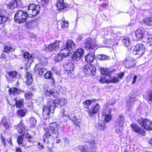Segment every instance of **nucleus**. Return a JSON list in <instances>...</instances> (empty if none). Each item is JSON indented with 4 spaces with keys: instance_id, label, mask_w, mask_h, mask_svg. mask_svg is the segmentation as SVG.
<instances>
[{
    "instance_id": "nucleus-1",
    "label": "nucleus",
    "mask_w": 152,
    "mask_h": 152,
    "mask_svg": "<svg viewBox=\"0 0 152 152\" xmlns=\"http://www.w3.org/2000/svg\"><path fill=\"white\" fill-rule=\"evenodd\" d=\"M49 127H50L52 133L55 135L56 136L59 134L58 127L57 124L56 123L50 124L49 126H45L44 127V129L45 133L43 137V141L44 142H48V140L51 136Z\"/></svg>"
},
{
    "instance_id": "nucleus-2",
    "label": "nucleus",
    "mask_w": 152,
    "mask_h": 152,
    "mask_svg": "<svg viewBox=\"0 0 152 152\" xmlns=\"http://www.w3.org/2000/svg\"><path fill=\"white\" fill-rule=\"evenodd\" d=\"M28 17H29V15L27 12L19 10L15 15L14 19L16 23H20L25 22Z\"/></svg>"
},
{
    "instance_id": "nucleus-3",
    "label": "nucleus",
    "mask_w": 152,
    "mask_h": 152,
    "mask_svg": "<svg viewBox=\"0 0 152 152\" xmlns=\"http://www.w3.org/2000/svg\"><path fill=\"white\" fill-rule=\"evenodd\" d=\"M40 7L39 5L30 4L28 7L27 12L29 17H35L38 15L40 11Z\"/></svg>"
},
{
    "instance_id": "nucleus-4",
    "label": "nucleus",
    "mask_w": 152,
    "mask_h": 152,
    "mask_svg": "<svg viewBox=\"0 0 152 152\" xmlns=\"http://www.w3.org/2000/svg\"><path fill=\"white\" fill-rule=\"evenodd\" d=\"M145 50V46L141 44H138L134 47L133 51V54L137 55L138 57H140L144 53Z\"/></svg>"
},
{
    "instance_id": "nucleus-5",
    "label": "nucleus",
    "mask_w": 152,
    "mask_h": 152,
    "mask_svg": "<svg viewBox=\"0 0 152 152\" xmlns=\"http://www.w3.org/2000/svg\"><path fill=\"white\" fill-rule=\"evenodd\" d=\"M140 125L145 129L148 130H152V121L146 119L141 118L138 121Z\"/></svg>"
},
{
    "instance_id": "nucleus-6",
    "label": "nucleus",
    "mask_w": 152,
    "mask_h": 152,
    "mask_svg": "<svg viewBox=\"0 0 152 152\" xmlns=\"http://www.w3.org/2000/svg\"><path fill=\"white\" fill-rule=\"evenodd\" d=\"M96 70L95 67L90 64L85 65L84 67V72L86 74L90 75H94Z\"/></svg>"
},
{
    "instance_id": "nucleus-7",
    "label": "nucleus",
    "mask_w": 152,
    "mask_h": 152,
    "mask_svg": "<svg viewBox=\"0 0 152 152\" xmlns=\"http://www.w3.org/2000/svg\"><path fill=\"white\" fill-rule=\"evenodd\" d=\"M84 43L85 48L88 49H94L96 45L95 41L90 38L85 39Z\"/></svg>"
},
{
    "instance_id": "nucleus-8",
    "label": "nucleus",
    "mask_w": 152,
    "mask_h": 152,
    "mask_svg": "<svg viewBox=\"0 0 152 152\" xmlns=\"http://www.w3.org/2000/svg\"><path fill=\"white\" fill-rule=\"evenodd\" d=\"M9 8L11 10L22 6V1L21 0H14L11 1L7 4Z\"/></svg>"
},
{
    "instance_id": "nucleus-9",
    "label": "nucleus",
    "mask_w": 152,
    "mask_h": 152,
    "mask_svg": "<svg viewBox=\"0 0 152 152\" xmlns=\"http://www.w3.org/2000/svg\"><path fill=\"white\" fill-rule=\"evenodd\" d=\"M84 50L82 48L77 49L73 55V58L76 60L80 59L84 55Z\"/></svg>"
},
{
    "instance_id": "nucleus-10",
    "label": "nucleus",
    "mask_w": 152,
    "mask_h": 152,
    "mask_svg": "<svg viewBox=\"0 0 152 152\" xmlns=\"http://www.w3.org/2000/svg\"><path fill=\"white\" fill-rule=\"evenodd\" d=\"M115 109H109L108 111V113L106 114L103 113V115L105 116V120L106 122H109L111 120L112 118V113L115 111Z\"/></svg>"
},
{
    "instance_id": "nucleus-11",
    "label": "nucleus",
    "mask_w": 152,
    "mask_h": 152,
    "mask_svg": "<svg viewBox=\"0 0 152 152\" xmlns=\"http://www.w3.org/2000/svg\"><path fill=\"white\" fill-rule=\"evenodd\" d=\"M131 126L132 129L135 132L138 133L139 134H143L145 133L144 130L137 125L133 124L131 125Z\"/></svg>"
},
{
    "instance_id": "nucleus-12",
    "label": "nucleus",
    "mask_w": 152,
    "mask_h": 152,
    "mask_svg": "<svg viewBox=\"0 0 152 152\" xmlns=\"http://www.w3.org/2000/svg\"><path fill=\"white\" fill-rule=\"evenodd\" d=\"M100 108V106L98 104H97L96 105L93 107L92 110H87V111L88 112V115L90 116L91 117L92 116L94 115L95 114L99 111Z\"/></svg>"
},
{
    "instance_id": "nucleus-13",
    "label": "nucleus",
    "mask_w": 152,
    "mask_h": 152,
    "mask_svg": "<svg viewBox=\"0 0 152 152\" xmlns=\"http://www.w3.org/2000/svg\"><path fill=\"white\" fill-rule=\"evenodd\" d=\"M56 6L59 10L66 8L67 7V4L64 2V0H57Z\"/></svg>"
},
{
    "instance_id": "nucleus-14",
    "label": "nucleus",
    "mask_w": 152,
    "mask_h": 152,
    "mask_svg": "<svg viewBox=\"0 0 152 152\" xmlns=\"http://www.w3.org/2000/svg\"><path fill=\"white\" fill-rule=\"evenodd\" d=\"M85 61L88 63H90L93 61L95 58L94 53L89 52L88 54L85 56Z\"/></svg>"
},
{
    "instance_id": "nucleus-15",
    "label": "nucleus",
    "mask_w": 152,
    "mask_h": 152,
    "mask_svg": "<svg viewBox=\"0 0 152 152\" xmlns=\"http://www.w3.org/2000/svg\"><path fill=\"white\" fill-rule=\"evenodd\" d=\"M6 11L4 10L0 11V24H2L7 20Z\"/></svg>"
},
{
    "instance_id": "nucleus-16",
    "label": "nucleus",
    "mask_w": 152,
    "mask_h": 152,
    "mask_svg": "<svg viewBox=\"0 0 152 152\" xmlns=\"http://www.w3.org/2000/svg\"><path fill=\"white\" fill-rule=\"evenodd\" d=\"M34 69L36 73L40 75L43 74L45 70V69L43 68V66H41L40 64H37Z\"/></svg>"
},
{
    "instance_id": "nucleus-17",
    "label": "nucleus",
    "mask_w": 152,
    "mask_h": 152,
    "mask_svg": "<svg viewBox=\"0 0 152 152\" xmlns=\"http://www.w3.org/2000/svg\"><path fill=\"white\" fill-rule=\"evenodd\" d=\"M25 77L26 78V83L27 85H31L33 80L32 74L29 72H27L25 74Z\"/></svg>"
},
{
    "instance_id": "nucleus-18",
    "label": "nucleus",
    "mask_w": 152,
    "mask_h": 152,
    "mask_svg": "<svg viewBox=\"0 0 152 152\" xmlns=\"http://www.w3.org/2000/svg\"><path fill=\"white\" fill-rule=\"evenodd\" d=\"M50 112V109L48 106H45L43 108L42 115L43 118L46 119L49 117V114Z\"/></svg>"
},
{
    "instance_id": "nucleus-19",
    "label": "nucleus",
    "mask_w": 152,
    "mask_h": 152,
    "mask_svg": "<svg viewBox=\"0 0 152 152\" xmlns=\"http://www.w3.org/2000/svg\"><path fill=\"white\" fill-rule=\"evenodd\" d=\"M74 67L73 63L69 62L66 65L65 69L67 73H72L74 70Z\"/></svg>"
},
{
    "instance_id": "nucleus-20",
    "label": "nucleus",
    "mask_w": 152,
    "mask_h": 152,
    "mask_svg": "<svg viewBox=\"0 0 152 152\" xmlns=\"http://www.w3.org/2000/svg\"><path fill=\"white\" fill-rule=\"evenodd\" d=\"M144 31L140 28L138 29L135 32V36L138 39H142L144 34Z\"/></svg>"
},
{
    "instance_id": "nucleus-21",
    "label": "nucleus",
    "mask_w": 152,
    "mask_h": 152,
    "mask_svg": "<svg viewBox=\"0 0 152 152\" xmlns=\"http://www.w3.org/2000/svg\"><path fill=\"white\" fill-rule=\"evenodd\" d=\"M56 103L55 102V100L50 99L48 101V106L50 109V112L53 113L55 108Z\"/></svg>"
},
{
    "instance_id": "nucleus-22",
    "label": "nucleus",
    "mask_w": 152,
    "mask_h": 152,
    "mask_svg": "<svg viewBox=\"0 0 152 152\" xmlns=\"http://www.w3.org/2000/svg\"><path fill=\"white\" fill-rule=\"evenodd\" d=\"M55 102L56 104L62 106L67 103V100L64 98H58L55 100Z\"/></svg>"
},
{
    "instance_id": "nucleus-23",
    "label": "nucleus",
    "mask_w": 152,
    "mask_h": 152,
    "mask_svg": "<svg viewBox=\"0 0 152 152\" xmlns=\"http://www.w3.org/2000/svg\"><path fill=\"white\" fill-rule=\"evenodd\" d=\"M75 46V44L74 42L71 40H69L66 41L65 47L71 51Z\"/></svg>"
},
{
    "instance_id": "nucleus-24",
    "label": "nucleus",
    "mask_w": 152,
    "mask_h": 152,
    "mask_svg": "<svg viewBox=\"0 0 152 152\" xmlns=\"http://www.w3.org/2000/svg\"><path fill=\"white\" fill-rule=\"evenodd\" d=\"M99 69L102 74L106 75L109 77H110L111 73L108 69L100 67Z\"/></svg>"
},
{
    "instance_id": "nucleus-25",
    "label": "nucleus",
    "mask_w": 152,
    "mask_h": 152,
    "mask_svg": "<svg viewBox=\"0 0 152 152\" xmlns=\"http://www.w3.org/2000/svg\"><path fill=\"white\" fill-rule=\"evenodd\" d=\"M124 123V118L123 116H119L117 119L115 125L120 126H123Z\"/></svg>"
},
{
    "instance_id": "nucleus-26",
    "label": "nucleus",
    "mask_w": 152,
    "mask_h": 152,
    "mask_svg": "<svg viewBox=\"0 0 152 152\" xmlns=\"http://www.w3.org/2000/svg\"><path fill=\"white\" fill-rule=\"evenodd\" d=\"M71 50L65 47L64 49H61L60 53L62 54L64 57L69 56L71 53Z\"/></svg>"
},
{
    "instance_id": "nucleus-27",
    "label": "nucleus",
    "mask_w": 152,
    "mask_h": 152,
    "mask_svg": "<svg viewBox=\"0 0 152 152\" xmlns=\"http://www.w3.org/2000/svg\"><path fill=\"white\" fill-rule=\"evenodd\" d=\"M115 41L114 37L110 35H108L105 39V42L106 44H113Z\"/></svg>"
},
{
    "instance_id": "nucleus-28",
    "label": "nucleus",
    "mask_w": 152,
    "mask_h": 152,
    "mask_svg": "<svg viewBox=\"0 0 152 152\" xmlns=\"http://www.w3.org/2000/svg\"><path fill=\"white\" fill-rule=\"evenodd\" d=\"M143 23L148 26H152V18L149 17L144 18L143 19Z\"/></svg>"
},
{
    "instance_id": "nucleus-29",
    "label": "nucleus",
    "mask_w": 152,
    "mask_h": 152,
    "mask_svg": "<svg viewBox=\"0 0 152 152\" xmlns=\"http://www.w3.org/2000/svg\"><path fill=\"white\" fill-rule=\"evenodd\" d=\"M14 100L15 101L16 107H20L23 106L24 101L23 99H20L18 100L17 98H15Z\"/></svg>"
},
{
    "instance_id": "nucleus-30",
    "label": "nucleus",
    "mask_w": 152,
    "mask_h": 152,
    "mask_svg": "<svg viewBox=\"0 0 152 152\" xmlns=\"http://www.w3.org/2000/svg\"><path fill=\"white\" fill-rule=\"evenodd\" d=\"M25 128V126L22 123H20L17 126L16 129L21 134L26 132Z\"/></svg>"
},
{
    "instance_id": "nucleus-31",
    "label": "nucleus",
    "mask_w": 152,
    "mask_h": 152,
    "mask_svg": "<svg viewBox=\"0 0 152 152\" xmlns=\"http://www.w3.org/2000/svg\"><path fill=\"white\" fill-rule=\"evenodd\" d=\"M39 61V62L37 64H40L41 66H45L47 64V60L45 57H42Z\"/></svg>"
},
{
    "instance_id": "nucleus-32",
    "label": "nucleus",
    "mask_w": 152,
    "mask_h": 152,
    "mask_svg": "<svg viewBox=\"0 0 152 152\" xmlns=\"http://www.w3.org/2000/svg\"><path fill=\"white\" fill-rule=\"evenodd\" d=\"M135 61L134 60L129 61L127 60L126 61L125 66L128 68H130L134 65Z\"/></svg>"
},
{
    "instance_id": "nucleus-33",
    "label": "nucleus",
    "mask_w": 152,
    "mask_h": 152,
    "mask_svg": "<svg viewBox=\"0 0 152 152\" xmlns=\"http://www.w3.org/2000/svg\"><path fill=\"white\" fill-rule=\"evenodd\" d=\"M78 148L82 152H90V150L87 145L82 146L80 145L78 146Z\"/></svg>"
},
{
    "instance_id": "nucleus-34",
    "label": "nucleus",
    "mask_w": 152,
    "mask_h": 152,
    "mask_svg": "<svg viewBox=\"0 0 152 152\" xmlns=\"http://www.w3.org/2000/svg\"><path fill=\"white\" fill-rule=\"evenodd\" d=\"M110 79H109V80H107V83H117L119 82V80L118 78L115 76H114L112 78L111 77Z\"/></svg>"
},
{
    "instance_id": "nucleus-35",
    "label": "nucleus",
    "mask_w": 152,
    "mask_h": 152,
    "mask_svg": "<svg viewBox=\"0 0 152 152\" xmlns=\"http://www.w3.org/2000/svg\"><path fill=\"white\" fill-rule=\"evenodd\" d=\"M9 91L11 94L13 93L14 96L19 94L20 93V91L15 88H10L9 89Z\"/></svg>"
},
{
    "instance_id": "nucleus-36",
    "label": "nucleus",
    "mask_w": 152,
    "mask_h": 152,
    "mask_svg": "<svg viewBox=\"0 0 152 152\" xmlns=\"http://www.w3.org/2000/svg\"><path fill=\"white\" fill-rule=\"evenodd\" d=\"M9 76L12 78H18L20 77V75L15 71H11L9 73Z\"/></svg>"
},
{
    "instance_id": "nucleus-37",
    "label": "nucleus",
    "mask_w": 152,
    "mask_h": 152,
    "mask_svg": "<svg viewBox=\"0 0 152 152\" xmlns=\"http://www.w3.org/2000/svg\"><path fill=\"white\" fill-rule=\"evenodd\" d=\"M23 138L21 136H19L18 137L17 142L19 144H22V146L25 147L27 145L26 143H25L24 142H23Z\"/></svg>"
},
{
    "instance_id": "nucleus-38",
    "label": "nucleus",
    "mask_w": 152,
    "mask_h": 152,
    "mask_svg": "<svg viewBox=\"0 0 152 152\" xmlns=\"http://www.w3.org/2000/svg\"><path fill=\"white\" fill-rule=\"evenodd\" d=\"M60 43H62V42L56 41L51 44L54 50H56L59 48L60 47Z\"/></svg>"
},
{
    "instance_id": "nucleus-39",
    "label": "nucleus",
    "mask_w": 152,
    "mask_h": 152,
    "mask_svg": "<svg viewBox=\"0 0 152 152\" xmlns=\"http://www.w3.org/2000/svg\"><path fill=\"white\" fill-rule=\"evenodd\" d=\"M64 57L62 54L60 53V52L56 54L55 55V60L56 61H60L63 60V58Z\"/></svg>"
},
{
    "instance_id": "nucleus-40",
    "label": "nucleus",
    "mask_w": 152,
    "mask_h": 152,
    "mask_svg": "<svg viewBox=\"0 0 152 152\" xmlns=\"http://www.w3.org/2000/svg\"><path fill=\"white\" fill-rule=\"evenodd\" d=\"M124 46L127 47L131 45V42L128 37H125L122 40Z\"/></svg>"
},
{
    "instance_id": "nucleus-41",
    "label": "nucleus",
    "mask_w": 152,
    "mask_h": 152,
    "mask_svg": "<svg viewBox=\"0 0 152 152\" xmlns=\"http://www.w3.org/2000/svg\"><path fill=\"white\" fill-rule=\"evenodd\" d=\"M71 121L75 124L78 126H80V119H76V117L73 115Z\"/></svg>"
},
{
    "instance_id": "nucleus-42",
    "label": "nucleus",
    "mask_w": 152,
    "mask_h": 152,
    "mask_svg": "<svg viewBox=\"0 0 152 152\" xmlns=\"http://www.w3.org/2000/svg\"><path fill=\"white\" fill-rule=\"evenodd\" d=\"M97 57L99 59L101 60H109L110 59L109 56L102 54L98 55Z\"/></svg>"
},
{
    "instance_id": "nucleus-43",
    "label": "nucleus",
    "mask_w": 152,
    "mask_h": 152,
    "mask_svg": "<svg viewBox=\"0 0 152 152\" xmlns=\"http://www.w3.org/2000/svg\"><path fill=\"white\" fill-rule=\"evenodd\" d=\"M115 127L116 128L115 131L117 133L120 134L122 133L123 130V126H117L115 125Z\"/></svg>"
},
{
    "instance_id": "nucleus-44",
    "label": "nucleus",
    "mask_w": 152,
    "mask_h": 152,
    "mask_svg": "<svg viewBox=\"0 0 152 152\" xmlns=\"http://www.w3.org/2000/svg\"><path fill=\"white\" fill-rule=\"evenodd\" d=\"M107 80H109L108 79H107L105 76H102L100 78L99 80V81L100 83L103 84L108 83L107 82Z\"/></svg>"
},
{
    "instance_id": "nucleus-45",
    "label": "nucleus",
    "mask_w": 152,
    "mask_h": 152,
    "mask_svg": "<svg viewBox=\"0 0 152 152\" xmlns=\"http://www.w3.org/2000/svg\"><path fill=\"white\" fill-rule=\"evenodd\" d=\"M146 42L148 43H149L151 46L152 45V35H148L147 37L145 38Z\"/></svg>"
},
{
    "instance_id": "nucleus-46",
    "label": "nucleus",
    "mask_w": 152,
    "mask_h": 152,
    "mask_svg": "<svg viewBox=\"0 0 152 152\" xmlns=\"http://www.w3.org/2000/svg\"><path fill=\"white\" fill-rule=\"evenodd\" d=\"M35 22L34 21H30L26 23L27 27L29 28H34V26Z\"/></svg>"
},
{
    "instance_id": "nucleus-47",
    "label": "nucleus",
    "mask_w": 152,
    "mask_h": 152,
    "mask_svg": "<svg viewBox=\"0 0 152 152\" xmlns=\"http://www.w3.org/2000/svg\"><path fill=\"white\" fill-rule=\"evenodd\" d=\"M61 26L62 28H67L69 26V23L68 21L64 19H62L61 22Z\"/></svg>"
},
{
    "instance_id": "nucleus-48",
    "label": "nucleus",
    "mask_w": 152,
    "mask_h": 152,
    "mask_svg": "<svg viewBox=\"0 0 152 152\" xmlns=\"http://www.w3.org/2000/svg\"><path fill=\"white\" fill-rule=\"evenodd\" d=\"M30 124L31 126H35L36 124V120L34 118H31L30 119Z\"/></svg>"
},
{
    "instance_id": "nucleus-49",
    "label": "nucleus",
    "mask_w": 152,
    "mask_h": 152,
    "mask_svg": "<svg viewBox=\"0 0 152 152\" xmlns=\"http://www.w3.org/2000/svg\"><path fill=\"white\" fill-rule=\"evenodd\" d=\"M13 50V48L10 46H5L4 49V51L6 53H8Z\"/></svg>"
},
{
    "instance_id": "nucleus-50",
    "label": "nucleus",
    "mask_w": 152,
    "mask_h": 152,
    "mask_svg": "<svg viewBox=\"0 0 152 152\" xmlns=\"http://www.w3.org/2000/svg\"><path fill=\"white\" fill-rule=\"evenodd\" d=\"M53 89L49 90H46L44 92V95L45 96H50L51 95Z\"/></svg>"
},
{
    "instance_id": "nucleus-51",
    "label": "nucleus",
    "mask_w": 152,
    "mask_h": 152,
    "mask_svg": "<svg viewBox=\"0 0 152 152\" xmlns=\"http://www.w3.org/2000/svg\"><path fill=\"white\" fill-rule=\"evenodd\" d=\"M17 113L21 116H24L26 115V113L23 110L21 109H19L17 111Z\"/></svg>"
},
{
    "instance_id": "nucleus-52",
    "label": "nucleus",
    "mask_w": 152,
    "mask_h": 152,
    "mask_svg": "<svg viewBox=\"0 0 152 152\" xmlns=\"http://www.w3.org/2000/svg\"><path fill=\"white\" fill-rule=\"evenodd\" d=\"M44 77L46 79H51L52 74L50 71L48 72L44 75Z\"/></svg>"
},
{
    "instance_id": "nucleus-53",
    "label": "nucleus",
    "mask_w": 152,
    "mask_h": 152,
    "mask_svg": "<svg viewBox=\"0 0 152 152\" xmlns=\"http://www.w3.org/2000/svg\"><path fill=\"white\" fill-rule=\"evenodd\" d=\"M44 50L47 51H51L53 50H54L53 47L51 44L48 45L44 49Z\"/></svg>"
},
{
    "instance_id": "nucleus-54",
    "label": "nucleus",
    "mask_w": 152,
    "mask_h": 152,
    "mask_svg": "<svg viewBox=\"0 0 152 152\" xmlns=\"http://www.w3.org/2000/svg\"><path fill=\"white\" fill-rule=\"evenodd\" d=\"M23 56L24 58L25 59H29L31 57V55L28 52L25 53Z\"/></svg>"
},
{
    "instance_id": "nucleus-55",
    "label": "nucleus",
    "mask_w": 152,
    "mask_h": 152,
    "mask_svg": "<svg viewBox=\"0 0 152 152\" xmlns=\"http://www.w3.org/2000/svg\"><path fill=\"white\" fill-rule=\"evenodd\" d=\"M98 129L100 130H103L104 128V125L103 123H99V126L97 128Z\"/></svg>"
},
{
    "instance_id": "nucleus-56",
    "label": "nucleus",
    "mask_w": 152,
    "mask_h": 152,
    "mask_svg": "<svg viewBox=\"0 0 152 152\" xmlns=\"http://www.w3.org/2000/svg\"><path fill=\"white\" fill-rule=\"evenodd\" d=\"M24 96L26 99H28L32 97V94L30 92H28L24 94Z\"/></svg>"
},
{
    "instance_id": "nucleus-57",
    "label": "nucleus",
    "mask_w": 152,
    "mask_h": 152,
    "mask_svg": "<svg viewBox=\"0 0 152 152\" xmlns=\"http://www.w3.org/2000/svg\"><path fill=\"white\" fill-rule=\"evenodd\" d=\"M92 100H87L83 102V103L84 105L88 106L90 105L92 102Z\"/></svg>"
},
{
    "instance_id": "nucleus-58",
    "label": "nucleus",
    "mask_w": 152,
    "mask_h": 152,
    "mask_svg": "<svg viewBox=\"0 0 152 152\" xmlns=\"http://www.w3.org/2000/svg\"><path fill=\"white\" fill-rule=\"evenodd\" d=\"M90 146L92 148V150L96 148V145L94 140H92L89 142Z\"/></svg>"
},
{
    "instance_id": "nucleus-59",
    "label": "nucleus",
    "mask_w": 152,
    "mask_h": 152,
    "mask_svg": "<svg viewBox=\"0 0 152 152\" xmlns=\"http://www.w3.org/2000/svg\"><path fill=\"white\" fill-rule=\"evenodd\" d=\"M52 91V94H51V95L53 97H56L58 96L59 94L58 92L56 90L53 89Z\"/></svg>"
},
{
    "instance_id": "nucleus-60",
    "label": "nucleus",
    "mask_w": 152,
    "mask_h": 152,
    "mask_svg": "<svg viewBox=\"0 0 152 152\" xmlns=\"http://www.w3.org/2000/svg\"><path fill=\"white\" fill-rule=\"evenodd\" d=\"M147 99L148 100L152 102V91L149 92Z\"/></svg>"
},
{
    "instance_id": "nucleus-61",
    "label": "nucleus",
    "mask_w": 152,
    "mask_h": 152,
    "mask_svg": "<svg viewBox=\"0 0 152 152\" xmlns=\"http://www.w3.org/2000/svg\"><path fill=\"white\" fill-rule=\"evenodd\" d=\"M73 116V115H64V118H63V119L66 121H68V118L69 119V120H70L71 121Z\"/></svg>"
},
{
    "instance_id": "nucleus-62",
    "label": "nucleus",
    "mask_w": 152,
    "mask_h": 152,
    "mask_svg": "<svg viewBox=\"0 0 152 152\" xmlns=\"http://www.w3.org/2000/svg\"><path fill=\"white\" fill-rule=\"evenodd\" d=\"M49 0H42L41 3L44 6H46L48 3Z\"/></svg>"
},
{
    "instance_id": "nucleus-63",
    "label": "nucleus",
    "mask_w": 152,
    "mask_h": 152,
    "mask_svg": "<svg viewBox=\"0 0 152 152\" xmlns=\"http://www.w3.org/2000/svg\"><path fill=\"white\" fill-rule=\"evenodd\" d=\"M117 77H118V79L119 78L120 79H121L124 76V73H119Z\"/></svg>"
},
{
    "instance_id": "nucleus-64",
    "label": "nucleus",
    "mask_w": 152,
    "mask_h": 152,
    "mask_svg": "<svg viewBox=\"0 0 152 152\" xmlns=\"http://www.w3.org/2000/svg\"><path fill=\"white\" fill-rule=\"evenodd\" d=\"M23 136L24 137H25L27 139H28L29 138H31V136L29 134H28L27 133H25L23 134Z\"/></svg>"
}]
</instances>
